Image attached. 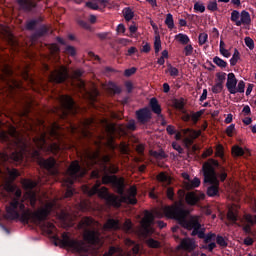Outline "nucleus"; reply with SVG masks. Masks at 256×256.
<instances>
[{
  "label": "nucleus",
  "mask_w": 256,
  "mask_h": 256,
  "mask_svg": "<svg viewBox=\"0 0 256 256\" xmlns=\"http://www.w3.org/2000/svg\"><path fill=\"white\" fill-rule=\"evenodd\" d=\"M102 161V171L104 173V176L102 177V183L103 185H109V183L112 185L113 189H115L116 193H118L119 196L114 194H109V191L107 190V187H101V181H96L95 185L92 188H89V186H84L83 191L90 197L97 194L101 197V199H105L109 205H112V207H121L122 203H129L130 205H136L137 204V187L131 186L128 191L127 195H124L125 193V179L118 178L115 176V173L119 172V167L110 164L107 166V163L111 161L110 155H104L101 158ZM108 173H111L112 175H109ZM100 188V189H99Z\"/></svg>",
  "instance_id": "f257e3e1"
},
{
  "label": "nucleus",
  "mask_w": 256,
  "mask_h": 256,
  "mask_svg": "<svg viewBox=\"0 0 256 256\" xmlns=\"http://www.w3.org/2000/svg\"><path fill=\"white\" fill-rule=\"evenodd\" d=\"M4 189L7 192V197L11 199L9 205L6 206L5 218L11 221L22 217L24 223H41V221H45L49 217V213L56 207L55 201H52L34 212L29 209L26 210L23 199H21L22 192L19 187L6 183Z\"/></svg>",
  "instance_id": "f03ea898"
},
{
  "label": "nucleus",
  "mask_w": 256,
  "mask_h": 256,
  "mask_svg": "<svg viewBox=\"0 0 256 256\" xmlns=\"http://www.w3.org/2000/svg\"><path fill=\"white\" fill-rule=\"evenodd\" d=\"M178 195L180 201L175 202L172 206H165L160 210H156L153 213L149 210L144 212V217L142 218L141 225H151L155 218L161 219L162 217H167L168 219H175L179 221L180 225L187 223L188 225H201L203 223L201 216H191L190 211L185 209V204H183V197H185V191L178 190Z\"/></svg>",
  "instance_id": "7ed1b4c3"
},
{
  "label": "nucleus",
  "mask_w": 256,
  "mask_h": 256,
  "mask_svg": "<svg viewBox=\"0 0 256 256\" xmlns=\"http://www.w3.org/2000/svg\"><path fill=\"white\" fill-rule=\"evenodd\" d=\"M33 143L38 150H34L32 157L34 159H39V151H44V153H52L57 155L61 149H67L68 146L63 140V132L61 127L57 124H52L51 127L46 128L45 131L40 132L37 136L33 138Z\"/></svg>",
  "instance_id": "20e7f679"
},
{
  "label": "nucleus",
  "mask_w": 256,
  "mask_h": 256,
  "mask_svg": "<svg viewBox=\"0 0 256 256\" xmlns=\"http://www.w3.org/2000/svg\"><path fill=\"white\" fill-rule=\"evenodd\" d=\"M32 231H36L38 234H43L44 236L53 239L54 245L60 246L62 248H70L75 250L77 253H87V249L83 247L81 241L76 240L71 237V234L64 232L59 236V230L55 225H31L28 226Z\"/></svg>",
  "instance_id": "39448f33"
},
{
  "label": "nucleus",
  "mask_w": 256,
  "mask_h": 256,
  "mask_svg": "<svg viewBox=\"0 0 256 256\" xmlns=\"http://www.w3.org/2000/svg\"><path fill=\"white\" fill-rule=\"evenodd\" d=\"M99 161H101L99 151L86 152L83 162L84 168L79 165L78 161H74L70 164L63 182V186L67 187L65 193L66 198L73 197V188H71V185H73V183H75L79 178L83 177V175L87 173V169H91V167H93V165H97Z\"/></svg>",
  "instance_id": "423d86ee"
},
{
  "label": "nucleus",
  "mask_w": 256,
  "mask_h": 256,
  "mask_svg": "<svg viewBox=\"0 0 256 256\" xmlns=\"http://www.w3.org/2000/svg\"><path fill=\"white\" fill-rule=\"evenodd\" d=\"M0 136L4 141H7L14 151L9 154L0 152V163H7V161H14V163H21L25 153H27V144L23 136L13 126H10L7 132H1Z\"/></svg>",
  "instance_id": "0eeeda50"
},
{
  "label": "nucleus",
  "mask_w": 256,
  "mask_h": 256,
  "mask_svg": "<svg viewBox=\"0 0 256 256\" xmlns=\"http://www.w3.org/2000/svg\"><path fill=\"white\" fill-rule=\"evenodd\" d=\"M217 167H219V162L214 159H209L202 166L204 183L210 185L207 188L208 197H215V195L219 194V179L217 178V172L215 171Z\"/></svg>",
  "instance_id": "6e6552de"
},
{
  "label": "nucleus",
  "mask_w": 256,
  "mask_h": 256,
  "mask_svg": "<svg viewBox=\"0 0 256 256\" xmlns=\"http://www.w3.org/2000/svg\"><path fill=\"white\" fill-rule=\"evenodd\" d=\"M61 103V117L65 118L69 113L75 115L77 113V106L75 105V101L70 96H60Z\"/></svg>",
  "instance_id": "1a4fd4ad"
},
{
  "label": "nucleus",
  "mask_w": 256,
  "mask_h": 256,
  "mask_svg": "<svg viewBox=\"0 0 256 256\" xmlns=\"http://www.w3.org/2000/svg\"><path fill=\"white\" fill-rule=\"evenodd\" d=\"M95 125V120L93 118H88L82 121L81 126L77 127L73 124H70L69 131L70 133H81L84 137H91V127Z\"/></svg>",
  "instance_id": "9d476101"
},
{
  "label": "nucleus",
  "mask_w": 256,
  "mask_h": 256,
  "mask_svg": "<svg viewBox=\"0 0 256 256\" xmlns=\"http://www.w3.org/2000/svg\"><path fill=\"white\" fill-rule=\"evenodd\" d=\"M230 19L235 23L236 27H241V25H251V14H249L247 10H243L241 13L237 10H233Z\"/></svg>",
  "instance_id": "9b49d317"
},
{
  "label": "nucleus",
  "mask_w": 256,
  "mask_h": 256,
  "mask_svg": "<svg viewBox=\"0 0 256 256\" xmlns=\"http://www.w3.org/2000/svg\"><path fill=\"white\" fill-rule=\"evenodd\" d=\"M22 185L24 189H28V191L24 195V198L27 199L31 207H35L37 205V193H35V191H33L32 189H35L37 183L25 179L22 181Z\"/></svg>",
  "instance_id": "f8f14e48"
},
{
  "label": "nucleus",
  "mask_w": 256,
  "mask_h": 256,
  "mask_svg": "<svg viewBox=\"0 0 256 256\" xmlns=\"http://www.w3.org/2000/svg\"><path fill=\"white\" fill-rule=\"evenodd\" d=\"M103 125L109 137V147L110 149L114 150L115 144H113V135H115V133H125V127L123 125L109 124L107 120H104Z\"/></svg>",
  "instance_id": "ddd939ff"
},
{
  "label": "nucleus",
  "mask_w": 256,
  "mask_h": 256,
  "mask_svg": "<svg viewBox=\"0 0 256 256\" xmlns=\"http://www.w3.org/2000/svg\"><path fill=\"white\" fill-rule=\"evenodd\" d=\"M180 227H183L184 229L187 230L193 229V232H191V236H197L200 239H204L205 243L211 242L216 237L215 234L205 235V228H202L203 226L201 225H184Z\"/></svg>",
  "instance_id": "4468645a"
},
{
  "label": "nucleus",
  "mask_w": 256,
  "mask_h": 256,
  "mask_svg": "<svg viewBox=\"0 0 256 256\" xmlns=\"http://www.w3.org/2000/svg\"><path fill=\"white\" fill-rule=\"evenodd\" d=\"M67 77H69L67 68L65 66H61L60 68L51 72L49 81H51V83H63L67 80Z\"/></svg>",
  "instance_id": "2eb2a0df"
},
{
  "label": "nucleus",
  "mask_w": 256,
  "mask_h": 256,
  "mask_svg": "<svg viewBox=\"0 0 256 256\" xmlns=\"http://www.w3.org/2000/svg\"><path fill=\"white\" fill-rule=\"evenodd\" d=\"M39 165H40V167L47 169L51 175H57V173H59V171L55 167L56 162H55V159H53V158H48L46 160L43 158H40Z\"/></svg>",
  "instance_id": "dca6fc26"
},
{
  "label": "nucleus",
  "mask_w": 256,
  "mask_h": 256,
  "mask_svg": "<svg viewBox=\"0 0 256 256\" xmlns=\"http://www.w3.org/2000/svg\"><path fill=\"white\" fill-rule=\"evenodd\" d=\"M84 241L90 245H97L100 242V232L97 230H86L84 232Z\"/></svg>",
  "instance_id": "f3484780"
},
{
  "label": "nucleus",
  "mask_w": 256,
  "mask_h": 256,
  "mask_svg": "<svg viewBox=\"0 0 256 256\" xmlns=\"http://www.w3.org/2000/svg\"><path fill=\"white\" fill-rule=\"evenodd\" d=\"M136 228V235H138L139 239H146L148 237H151L153 234L152 226L150 225H141L137 226Z\"/></svg>",
  "instance_id": "a211bd4d"
},
{
  "label": "nucleus",
  "mask_w": 256,
  "mask_h": 256,
  "mask_svg": "<svg viewBox=\"0 0 256 256\" xmlns=\"http://www.w3.org/2000/svg\"><path fill=\"white\" fill-rule=\"evenodd\" d=\"M136 117L139 123L145 124L151 119V110H149V108H142L137 110Z\"/></svg>",
  "instance_id": "6ab92c4d"
},
{
  "label": "nucleus",
  "mask_w": 256,
  "mask_h": 256,
  "mask_svg": "<svg viewBox=\"0 0 256 256\" xmlns=\"http://www.w3.org/2000/svg\"><path fill=\"white\" fill-rule=\"evenodd\" d=\"M184 134L187 135L189 134V137H186L184 139V145L186 147H190L193 145V139H197V137H199V135H201V131H195V130H191V129H185L184 130Z\"/></svg>",
  "instance_id": "aec40b11"
},
{
  "label": "nucleus",
  "mask_w": 256,
  "mask_h": 256,
  "mask_svg": "<svg viewBox=\"0 0 256 256\" xmlns=\"http://www.w3.org/2000/svg\"><path fill=\"white\" fill-rule=\"evenodd\" d=\"M235 87H237V78L234 73H229L227 76L226 88L231 95H235Z\"/></svg>",
  "instance_id": "412c9836"
},
{
  "label": "nucleus",
  "mask_w": 256,
  "mask_h": 256,
  "mask_svg": "<svg viewBox=\"0 0 256 256\" xmlns=\"http://www.w3.org/2000/svg\"><path fill=\"white\" fill-rule=\"evenodd\" d=\"M239 206L237 205H231L228 207V212H227V219L231 223H235L237 219H239Z\"/></svg>",
  "instance_id": "4be33fe9"
},
{
  "label": "nucleus",
  "mask_w": 256,
  "mask_h": 256,
  "mask_svg": "<svg viewBox=\"0 0 256 256\" xmlns=\"http://www.w3.org/2000/svg\"><path fill=\"white\" fill-rule=\"evenodd\" d=\"M201 199H205V194H198L195 192L186 194V203H188V205H196Z\"/></svg>",
  "instance_id": "5701e85b"
},
{
  "label": "nucleus",
  "mask_w": 256,
  "mask_h": 256,
  "mask_svg": "<svg viewBox=\"0 0 256 256\" xmlns=\"http://www.w3.org/2000/svg\"><path fill=\"white\" fill-rule=\"evenodd\" d=\"M180 247L190 253L196 249V244L191 239H183L180 242Z\"/></svg>",
  "instance_id": "b1692460"
},
{
  "label": "nucleus",
  "mask_w": 256,
  "mask_h": 256,
  "mask_svg": "<svg viewBox=\"0 0 256 256\" xmlns=\"http://www.w3.org/2000/svg\"><path fill=\"white\" fill-rule=\"evenodd\" d=\"M17 2L23 11H32L35 9V2L33 0H17Z\"/></svg>",
  "instance_id": "393cba45"
},
{
  "label": "nucleus",
  "mask_w": 256,
  "mask_h": 256,
  "mask_svg": "<svg viewBox=\"0 0 256 256\" xmlns=\"http://www.w3.org/2000/svg\"><path fill=\"white\" fill-rule=\"evenodd\" d=\"M149 105L153 113H155L156 115H161V105H159V101L157 100V98H151Z\"/></svg>",
  "instance_id": "a878e982"
},
{
  "label": "nucleus",
  "mask_w": 256,
  "mask_h": 256,
  "mask_svg": "<svg viewBox=\"0 0 256 256\" xmlns=\"http://www.w3.org/2000/svg\"><path fill=\"white\" fill-rule=\"evenodd\" d=\"M157 179H158V181H160V183H163L164 187H167V185H171V177H169L164 172H161L157 176Z\"/></svg>",
  "instance_id": "bb28decb"
},
{
  "label": "nucleus",
  "mask_w": 256,
  "mask_h": 256,
  "mask_svg": "<svg viewBox=\"0 0 256 256\" xmlns=\"http://www.w3.org/2000/svg\"><path fill=\"white\" fill-rule=\"evenodd\" d=\"M58 219H60V221H63L64 223H69V221H73V217H71V214L67 213L64 210H61L58 213Z\"/></svg>",
  "instance_id": "cd10ccee"
},
{
  "label": "nucleus",
  "mask_w": 256,
  "mask_h": 256,
  "mask_svg": "<svg viewBox=\"0 0 256 256\" xmlns=\"http://www.w3.org/2000/svg\"><path fill=\"white\" fill-rule=\"evenodd\" d=\"M175 39L179 41L182 45H188L189 44V36L187 34L179 33L175 36Z\"/></svg>",
  "instance_id": "c85d7f7f"
},
{
  "label": "nucleus",
  "mask_w": 256,
  "mask_h": 256,
  "mask_svg": "<svg viewBox=\"0 0 256 256\" xmlns=\"http://www.w3.org/2000/svg\"><path fill=\"white\" fill-rule=\"evenodd\" d=\"M123 16L125 21H131V19H133V17H135V13L133 12V10L130 7L124 8L123 10Z\"/></svg>",
  "instance_id": "c756f323"
},
{
  "label": "nucleus",
  "mask_w": 256,
  "mask_h": 256,
  "mask_svg": "<svg viewBox=\"0 0 256 256\" xmlns=\"http://www.w3.org/2000/svg\"><path fill=\"white\" fill-rule=\"evenodd\" d=\"M199 185H201V180H199V178H194L192 181L185 183L186 189H195L196 187H199Z\"/></svg>",
  "instance_id": "7c9ffc66"
},
{
  "label": "nucleus",
  "mask_w": 256,
  "mask_h": 256,
  "mask_svg": "<svg viewBox=\"0 0 256 256\" xmlns=\"http://www.w3.org/2000/svg\"><path fill=\"white\" fill-rule=\"evenodd\" d=\"M165 25H167L168 29H175V21L173 20V14L168 13L166 15Z\"/></svg>",
  "instance_id": "2f4dec72"
},
{
  "label": "nucleus",
  "mask_w": 256,
  "mask_h": 256,
  "mask_svg": "<svg viewBox=\"0 0 256 256\" xmlns=\"http://www.w3.org/2000/svg\"><path fill=\"white\" fill-rule=\"evenodd\" d=\"M150 155L154 157L155 159H167V154H165V151L159 150V151H151Z\"/></svg>",
  "instance_id": "473e14b6"
},
{
  "label": "nucleus",
  "mask_w": 256,
  "mask_h": 256,
  "mask_svg": "<svg viewBox=\"0 0 256 256\" xmlns=\"http://www.w3.org/2000/svg\"><path fill=\"white\" fill-rule=\"evenodd\" d=\"M146 244L148 245V247L152 248V249H159L161 247V244L159 241H157L154 238H149L146 241Z\"/></svg>",
  "instance_id": "72a5a7b5"
},
{
  "label": "nucleus",
  "mask_w": 256,
  "mask_h": 256,
  "mask_svg": "<svg viewBox=\"0 0 256 256\" xmlns=\"http://www.w3.org/2000/svg\"><path fill=\"white\" fill-rule=\"evenodd\" d=\"M213 63H215V65L221 69H225V67H227V62L218 56L213 58Z\"/></svg>",
  "instance_id": "f704fd0d"
},
{
  "label": "nucleus",
  "mask_w": 256,
  "mask_h": 256,
  "mask_svg": "<svg viewBox=\"0 0 256 256\" xmlns=\"http://www.w3.org/2000/svg\"><path fill=\"white\" fill-rule=\"evenodd\" d=\"M216 244L222 248H226L229 244L227 243V238L222 237L221 235L216 236Z\"/></svg>",
  "instance_id": "c9c22d12"
},
{
  "label": "nucleus",
  "mask_w": 256,
  "mask_h": 256,
  "mask_svg": "<svg viewBox=\"0 0 256 256\" xmlns=\"http://www.w3.org/2000/svg\"><path fill=\"white\" fill-rule=\"evenodd\" d=\"M107 89H109L110 91H112V93H114L115 95H119V93H121V87L117 86L115 83L110 82L107 86Z\"/></svg>",
  "instance_id": "e433bc0d"
},
{
  "label": "nucleus",
  "mask_w": 256,
  "mask_h": 256,
  "mask_svg": "<svg viewBox=\"0 0 256 256\" xmlns=\"http://www.w3.org/2000/svg\"><path fill=\"white\" fill-rule=\"evenodd\" d=\"M203 113H205V110L192 112L190 114L191 121H193V123H197V121H199V119H200L201 115H203Z\"/></svg>",
  "instance_id": "4c0bfd02"
},
{
  "label": "nucleus",
  "mask_w": 256,
  "mask_h": 256,
  "mask_svg": "<svg viewBox=\"0 0 256 256\" xmlns=\"http://www.w3.org/2000/svg\"><path fill=\"white\" fill-rule=\"evenodd\" d=\"M167 72L169 73L170 77H179V69L173 67L171 64H168Z\"/></svg>",
  "instance_id": "58836bf2"
},
{
  "label": "nucleus",
  "mask_w": 256,
  "mask_h": 256,
  "mask_svg": "<svg viewBox=\"0 0 256 256\" xmlns=\"http://www.w3.org/2000/svg\"><path fill=\"white\" fill-rule=\"evenodd\" d=\"M241 57L239 56V50L235 49L232 58L230 59V65L235 67L237 65V61H239Z\"/></svg>",
  "instance_id": "ea45409f"
},
{
  "label": "nucleus",
  "mask_w": 256,
  "mask_h": 256,
  "mask_svg": "<svg viewBox=\"0 0 256 256\" xmlns=\"http://www.w3.org/2000/svg\"><path fill=\"white\" fill-rule=\"evenodd\" d=\"M244 153L245 151L243 150V148L239 146L232 147V155H234V157H241V155H244Z\"/></svg>",
  "instance_id": "a19ab883"
},
{
  "label": "nucleus",
  "mask_w": 256,
  "mask_h": 256,
  "mask_svg": "<svg viewBox=\"0 0 256 256\" xmlns=\"http://www.w3.org/2000/svg\"><path fill=\"white\" fill-rule=\"evenodd\" d=\"M208 39H209V35L207 33H205V32L200 33L198 36L199 45H205V43H207Z\"/></svg>",
  "instance_id": "79ce46f5"
},
{
  "label": "nucleus",
  "mask_w": 256,
  "mask_h": 256,
  "mask_svg": "<svg viewBox=\"0 0 256 256\" xmlns=\"http://www.w3.org/2000/svg\"><path fill=\"white\" fill-rule=\"evenodd\" d=\"M237 93H245V82L243 80H240L235 86V94Z\"/></svg>",
  "instance_id": "37998d69"
},
{
  "label": "nucleus",
  "mask_w": 256,
  "mask_h": 256,
  "mask_svg": "<svg viewBox=\"0 0 256 256\" xmlns=\"http://www.w3.org/2000/svg\"><path fill=\"white\" fill-rule=\"evenodd\" d=\"M37 23H39V20H37V19L29 20L26 23V29H28V31H33V29H35V27H37Z\"/></svg>",
  "instance_id": "c03bdc74"
},
{
  "label": "nucleus",
  "mask_w": 256,
  "mask_h": 256,
  "mask_svg": "<svg viewBox=\"0 0 256 256\" xmlns=\"http://www.w3.org/2000/svg\"><path fill=\"white\" fill-rule=\"evenodd\" d=\"M154 51L159 53L161 51V37L156 36L154 41Z\"/></svg>",
  "instance_id": "a18cd8bd"
},
{
  "label": "nucleus",
  "mask_w": 256,
  "mask_h": 256,
  "mask_svg": "<svg viewBox=\"0 0 256 256\" xmlns=\"http://www.w3.org/2000/svg\"><path fill=\"white\" fill-rule=\"evenodd\" d=\"M194 11H196V13H205V5H203V3L196 2L194 4Z\"/></svg>",
  "instance_id": "49530a36"
},
{
  "label": "nucleus",
  "mask_w": 256,
  "mask_h": 256,
  "mask_svg": "<svg viewBox=\"0 0 256 256\" xmlns=\"http://www.w3.org/2000/svg\"><path fill=\"white\" fill-rule=\"evenodd\" d=\"M48 33H49V28H47V26H42L37 30L36 35L38 37H43V35H48Z\"/></svg>",
  "instance_id": "de8ad7c7"
},
{
  "label": "nucleus",
  "mask_w": 256,
  "mask_h": 256,
  "mask_svg": "<svg viewBox=\"0 0 256 256\" xmlns=\"http://www.w3.org/2000/svg\"><path fill=\"white\" fill-rule=\"evenodd\" d=\"M244 220L246 221V223H251L252 225H256V215L252 216L250 214H245Z\"/></svg>",
  "instance_id": "09e8293b"
},
{
  "label": "nucleus",
  "mask_w": 256,
  "mask_h": 256,
  "mask_svg": "<svg viewBox=\"0 0 256 256\" xmlns=\"http://www.w3.org/2000/svg\"><path fill=\"white\" fill-rule=\"evenodd\" d=\"M166 195L170 201H175V191L173 190V187L167 188Z\"/></svg>",
  "instance_id": "8fccbe9b"
},
{
  "label": "nucleus",
  "mask_w": 256,
  "mask_h": 256,
  "mask_svg": "<svg viewBox=\"0 0 256 256\" xmlns=\"http://www.w3.org/2000/svg\"><path fill=\"white\" fill-rule=\"evenodd\" d=\"M223 91V84L221 82H217L213 87H212V93H221Z\"/></svg>",
  "instance_id": "3c124183"
},
{
  "label": "nucleus",
  "mask_w": 256,
  "mask_h": 256,
  "mask_svg": "<svg viewBox=\"0 0 256 256\" xmlns=\"http://www.w3.org/2000/svg\"><path fill=\"white\" fill-rule=\"evenodd\" d=\"M219 177L220 181L223 183L225 179H227V171H225V168H220L219 173L217 174V178Z\"/></svg>",
  "instance_id": "603ef678"
},
{
  "label": "nucleus",
  "mask_w": 256,
  "mask_h": 256,
  "mask_svg": "<svg viewBox=\"0 0 256 256\" xmlns=\"http://www.w3.org/2000/svg\"><path fill=\"white\" fill-rule=\"evenodd\" d=\"M245 41V45L250 49L253 50L255 49V42L253 41V39H251L250 37H246L244 39Z\"/></svg>",
  "instance_id": "864d4df0"
},
{
  "label": "nucleus",
  "mask_w": 256,
  "mask_h": 256,
  "mask_svg": "<svg viewBox=\"0 0 256 256\" xmlns=\"http://www.w3.org/2000/svg\"><path fill=\"white\" fill-rule=\"evenodd\" d=\"M80 225H95V220L91 217H84Z\"/></svg>",
  "instance_id": "5fc2aeb1"
},
{
  "label": "nucleus",
  "mask_w": 256,
  "mask_h": 256,
  "mask_svg": "<svg viewBox=\"0 0 256 256\" xmlns=\"http://www.w3.org/2000/svg\"><path fill=\"white\" fill-rule=\"evenodd\" d=\"M119 150L123 155H128L129 154V146L125 143H121L119 146Z\"/></svg>",
  "instance_id": "6e6d98bb"
},
{
  "label": "nucleus",
  "mask_w": 256,
  "mask_h": 256,
  "mask_svg": "<svg viewBox=\"0 0 256 256\" xmlns=\"http://www.w3.org/2000/svg\"><path fill=\"white\" fill-rule=\"evenodd\" d=\"M78 209L79 211H89V203L86 201L80 202V204L78 205Z\"/></svg>",
  "instance_id": "4d7b16f0"
},
{
  "label": "nucleus",
  "mask_w": 256,
  "mask_h": 256,
  "mask_svg": "<svg viewBox=\"0 0 256 256\" xmlns=\"http://www.w3.org/2000/svg\"><path fill=\"white\" fill-rule=\"evenodd\" d=\"M184 54L186 57L193 55V46L191 44L185 46Z\"/></svg>",
  "instance_id": "13d9d810"
},
{
  "label": "nucleus",
  "mask_w": 256,
  "mask_h": 256,
  "mask_svg": "<svg viewBox=\"0 0 256 256\" xmlns=\"http://www.w3.org/2000/svg\"><path fill=\"white\" fill-rule=\"evenodd\" d=\"M8 174L12 180H15L17 177H19V171H17V169L8 170Z\"/></svg>",
  "instance_id": "bf43d9fd"
},
{
  "label": "nucleus",
  "mask_w": 256,
  "mask_h": 256,
  "mask_svg": "<svg viewBox=\"0 0 256 256\" xmlns=\"http://www.w3.org/2000/svg\"><path fill=\"white\" fill-rule=\"evenodd\" d=\"M243 230H244L245 234H248L250 236H255L256 235V232L251 229L250 225L244 226Z\"/></svg>",
  "instance_id": "052dcab7"
},
{
  "label": "nucleus",
  "mask_w": 256,
  "mask_h": 256,
  "mask_svg": "<svg viewBox=\"0 0 256 256\" xmlns=\"http://www.w3.org/2000/svg\"><path fill=\"white\" fill-rule=\"evenodd\" d=\"M86 7H89V9H93V11L99 10V4H97V2H87Z\"/></svg>",
  "instance_id": "680f3d73"
},
{
  "label": "nucleus",
  "mask_w": 256,
  "mask_h": 256,
  "mask_svg": "<svg viewBox=\"0 0 256 256\" xmlns=\"http://www.w3.org/2000/svg\"><path fill=\"white\" fill-rule=\"evenodd\" d=\"M235 131V124H231L226 128V134L228 137H233V132Z\"/></svg>",
  "instance_id": "e2e57ef3"
},
{
  "label": "nucleus",
  "mask_w": 256,
  "mask_h": 256,
  "mask_svg": "<svg viewBox=\"0 0 256 256\" xmlns=\"http://www.w3.org/2000/svg\"><path fill=\"white\" fill-rule=\"evenodd\" d=\"M136 71H137V68L132 67L130 69H126L124 72V75L125 77H131V75H135Z\"/></svg>",
  "instance_id": "0e129e2a"
},
{
  "label": "nucleus",
  "mask_w": 256,
  "mask_h": 256,
  "mask_svg": "<svg viewBox=\"0 0 256 256\" xmlns=\"http://www.w3.org/2000/svg\"><path fill=\"white\" fill-rule=\"evenodd\" d=\"M207 9L209 11H217L218 7H217V1H212L208 3Z\"/></svg>",
  "instance_id": "69168bd1"
},
{
  "label": "nucleus",
  "mask_w": 256,
  "mask_h": 256,
  "mask_svg": "<svg viewBox=\"0 0 256 256\" xmlns=\"http://www.w3.org/2000/svg\"><path fill=\"white\" fill-rule=\"evenodd\" d=\"M65 51L68 55H71L72 57H75V47L73 46H66Z\"/></svg>",
  "instance_id": "338daca9"
},
{
  "label": "nucleus",
  "mask_w": 256,
  "mask_h": 256,
  "mask_svg": "<svg viewBox=\"0 0 256 256\" xmlns=\"http://www.w3.org/2000/svg\"><path fill=\"white\" fill-rule=\"evenodd\" d=\"M172 147L173 149H175V151H178L180 154L183 153V148L177 142H173Z\"/></svg>",
  "instance_id": "774afa93"
}]
</instances>
